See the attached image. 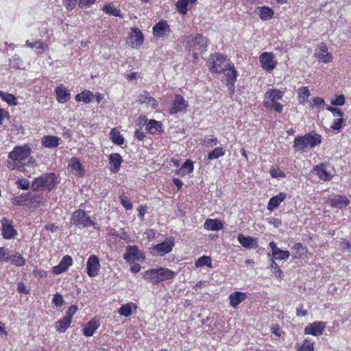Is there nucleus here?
<instances>
[{"instance_id":"1","label":"nucleus","mask_w":351,"mask_h":351,"mask_svg":"<svg viewBox=\"0 0 351 351\" xmlns=\"http://www.w3.org/2000/svg\"><path fill=\"white\" fill-rule=\"evenodd\" d=\"M30 155V148L27 145L16 146L8 154L9 160L7 161L8 169H17L21 171L25 170V166Z\"/></svg>"},{"instance_id":"2","label":"nucleus","mask_w":351,"mask_h":351,"mask_svg":"<svg viewBox=\"0 0 351 351\" xmlns=\"http://www.w3.org/2000/svg\"><path fill=\"white\" fill-rule=\"evenodd\" d=\"M322 142V136L314 132H309L304 136H298L295 138L293 147L298 151L304 152L308 146L311 148L315 147Z\"/></svg>"},{"instance_id":"3","label":"nucleus","mask_w":351,"mask_h":351,"mask_svg":"<svg viewBox=\"0 0 351 351\" xmlns=\"http://www.w3.org/2000/svg\"><path fill=\"white\" fill-rule=\"evenodd\" d=\"M186 47L189 51L203 53L207 49V39L200 34H196L194 37H189L186 41Z\"/></svg>"},{"instance_id":"4","label":"nucleus","mask_w":351,"mask_h":351,"mask_svg":"<svg viewBox=\"0 0 351 351\" xmlns=\"http://www.w3.org/2000/svg\"><path fill=\"white\" fill-rule=\"evenodd\" d=\"M56 175L54 173H45L34 179L32 184L34 191H38L43 188L51 189L55 184Z\"/></svg>"},{"instance_id":"5","label":"nucleus","mask_w":351,"mask_h":351,"mask_svg":"<svg viewBox=\"0 0 351 351\" xmlns=\"http://www.w3.org/2000/svg\"><path fill=\"white\" fill-rule=\"evenodd\" d=\"M71 223L80 228L90 227L94 225L93 221L84 210H75L71 217Z\"/></svg>"},{"instance_id":"6","label":"nucleus","mask_w":351,"mask_h":351,"mask_svg":"<svg viewBox=\"0 0 351 351\" xmlns=\"http://www.w3.org/2000/svg\"><path fill=\"white\" fill-rule=\"evenodd\" d=\"M226 61V57L222 54H212L209 58V62L211 64L209 69L212 73H221L224 70L228 65L222 66Z\"/></svg>"},{"instance_id":"7","label":"nucleus","mask_w":351,"mask_h":351,"mask_svg":"<svg viewBox=\"0 0 351 351\" xmlns=\"http://www.w3.org/2000/svg\"><path fill=\"white\" fill-rule=\"evenodd\" d=\"M274 56L271 52H264L260 56V63L261 67L267 71H271L276 66L277 62L274 60Z\"/></svg>"},{"instance_id":"8","label":"nucleus","mask_w":351,"mask_h":351,"mask_svg":"<svg viewBox=\"0 0 351 351\" xmlns=\"http://www.w3.org/2000/svg\"><path fill=\"white\" fill-rule=\"evenodd\" d=\"M188 106V102L184 98L180 95H177L173 101V106L169 110V113L173 114L178 112H184L186 111Z\"/></svg>"},{"instance_id":"9","label":"nucleus","mask_w":351,"mask_h":351,"mask_svg":"<svg viewBox=\"0 0 351 351\" xmlns=\"http://www.w3.org/2000/svg\"><path fill=\"white\" fill-rule=\"evenodd\" d=\"M123 258L127 262L134 261H142L144 260L145 256L136 246L130 245L126 249V252L123 255Z\"/></svg>"},{"instance_id":"10","label":"nucleus","mask_w":351,"mask_h":351,"mask_svg":"<svg viewBox=\"0 0 351 351\" xmlns=\"http://www.w3.org/2000/svg\"><path fill=\"white\" fill-rule=\"evenodd\" d=\"M315 56L324 63L330 62L332 60V53L328 52V47L323 43H320L315 49Z\"/></svg>"},{"instance_id":"11","label":"nucleus","mask_w":351,"mask_h":351,"mask_svg":"<svg viewBox=\"0 0 351 351\" xmlns=\"http://www.w3.org/2000/svg\"><path fill=\"white\" fill-rule=\"evenodd\" d=\"M169 25L165 21H160L153 27V34L158 38H166L170 34Z\"/></svg>"},{"instance_id":"12","label":"nucleus","mask_w":351,"mask_h":351,"mask_svg":"<svg viewBox=\"0 0 351 351\" xmlns=\"http://www.w3.org/2000/svg\"><path fill=\"white\" fill-rule=\"evenodd\" d=\"M87 274L90 277H95L98 274L100 263L99 258L95 255H91L86 263Z\"/></svg>"},{"instance_id":"13","label":"nucleus","mask_w":351,"mask_h":351,"mask_svg":"<svg viewBox=\"0 0 351 351\" xmlns=\"http://www.w3.org/2000/svg\"><path fill=\"white\" fill-rule=\"evenodd\" d=\"M285 92L279 89H269L265 93V99L263 101L264 106H267V103H276L279 99H281L284 95Z\"/></svg>"},{"instance_id":"14","label":"nucleus","mask_w":351,"mask_h":351,"mask_svg":"<svg viewBox=\"0 0 351 351\" xmlns=\"http://www.w3.org/2000/svg\"><path fill=\"white\" fill-rule=\"evenodd\" d=\"M173 239L169 238L164 242L158 243L153 247V250L158 252L160 256H164L169 253L174 246Z\"/></svg>"},{"instance_id":"15","label":"nucleus","mask_w":351,"mask_h":351,"mask_svg":"<svg viewBox=\"0 0 351 351\" xmlns=\"http://www.w3.org/2000/svg\"><path fill=\"white\" fill-rule=\"evenodd\" d=\"M326 324L323 322H315L311 324L306 326L304 328L306 335H312L313 336H319L323 333Z\"/></svg>"},{"instance_id":"16","label":"nucleus","mask_w":351,"mask_h":351,"mask_svg":"<svg viewBox=\"0 0 351 351\" xmlns=\"http://www.w3.org/2000/svg\"><path fill=\"white\" fill-rule=\"evenodd\" d=\"M2 223V235L5 239H10L13 238L17 232L13 227L12 222L7 218L3 217L1 220Z\"/></svg>"},{"instance_id":"17","label":"nucleus","mask_w":351,"mask_h":351,"mask_svg":"<svg viewBox=\"0 0 351 351\" xmlns=\"http://www.w3.org/2000/svg\"><path fill=\"white\" fill-rule=\"evenodd\" d=\"M238 241L245 248L256 249L258 247V239L250 236L239 234L237 237Z\"/></svg>"},{"instance_id":"18","label":"nucleus","mask_w":351,"mask_h":351,"mask_svg":"<svg viewBox=\"0 0 351 351\" xmlns=\"http://www.w3.org/2000/svg\"><path fill=\"white\" fill-rule=\"evenodd\" d=\"M73 263L71 257L69 255L64 256L60 263L52 268L54 274L58 275L65 271Z\"/></svg>"},{"instance_id":"19","label":"nucleus","mask_w":351,"mask_h":351,"mask_svg":"<svg viewBox=\"0 0 351 351\" xmlns=\"http://www.w3.org/2000/svg\"><path fill=\"white\" fill-rule=\"evenodd\" d=\"M328 164L322 163L315 166L313 170L321 180L328 181L332 178L333 176L328 171Z\"/></svg>"},{"instance_id":"20","label":"nucleus","mask_w":351,"mask_h":351,"mask_svg":"<svg viewBox=\"0 0 351 351\" xmlns=\"http://www.w3.org/2000/svg\"><path fill=\"white\" fill-rule=\"evenodd\" d=\"M228 68H225L222 70L223 73V81L226 82V84L234 83L237 77V72L234 65L228 64Z\"/></svg>"},{"instance_id":"21","label":"nucleus","mask_w":351,"mask_h":351,"mask_svg":"<svg viewBox=\"0 0 351 351\" xmlns=\"http://www.w3.org/2000/svg\"><path fill=\"white\" fill-rule=\"evenodd\" d=\"M109 161L110 164V171L117 173L120 170L121 165L123 162L121 156L117 153L111 154L109 156Z\"/></svg>"},{"instance_id":"22","label":"nucleus","mask_w":351,"mask_h":351,"mask_svg":"<svg viewBox=\"0 0 351 351\" xmlns=\"http://www.w3.org/2000/svg\"><path fill=\"white\" fill-rule=\"evenodd\" d=\"M246 298V293L240 291H235L229 295L230 304L231 306L236 308L238 305Z\"/></svg>"},{"instance_id":"23","label":"nucleus","mask_w":351,"mask_h":351,"mask_svg":"<svg viewBox=\"0 0 351 351\" xmlns=\"http://www.w3.org/2000/svg\"><path fill=\"white\" fill-rule=\"evenodd\" d=\"M99 327V324L95 319L90 320L83 328V334L86 337H91Z\"/></svg>"},{"instance_id":"24","label":"nucleus","mask_w":351,"mask_h":351,"mask_svg":"<svg viewBox=\"0 0 351 351\" xmlns=\"http://www.w3.org/2000/svg\"><path fill=\"white\" fill-rule=\"evenodd\" d=\"M286 198V194L284 193H280L278 195L272 197L267 204V209L269 210H274L275 208L279 206L280 203L283 202Z\"/></svg>"},{"instance_id":"25","label":"nucleus","mask_w":351,"mask_h":351,"mask_svg":"<svg viewBox=\"0 0 351 351\" xmlns=\"http://www.w3.org/2000/svg\"><path fill=\"white\" fill-rule=\"evenodd\" d=\"M131 40L133 47L141 46L143 42V35L138 28H132L131 32Z\"/></svg>"},{"instance_id":"26","label":"nucleus","mask_w":351,"mask_h":351,"mask_svg":"<svg viewBox=\"0 0 351 351\" xmlns=\"http://www.w3.org/2000/svg\"><path fill=\"white\" fill-rule=\"evenodd\" d=\"M138 101L140 104H146L151 106L153 108H156L158 106L157 101L149 95V93L144 91L138 97Z\"/></svg>"},{"instance_id":"27","label":"nucleus","mask_w":351,"mask_h":351,"mask_svg":"<svg viewBox=\"0 0 351 351\" xmlns=\"http://www.w3.org/2000/svg\"><path fill=\"white\" fill-rule=\"evenodd\" d=\"M60 138L55 136H45L43 137L42 145L47 148H55L59 145Z\"/></svg>"},{"instance_id":"28","label":"nucleus","mask_w":351,"mask_h":351,"mask_svg":"<svg viewBox=\"0 0 351 351\" xmlns=\"http://www.w3.org/2000/svg\"><path fill=\"white\" fill-rule=\"evenodd\" d=\"M57 99L60 103H65L70 99V93L63 86H60L56 89Z\"/></svg>"},{"instance_id":"29","label":"nucleus","mask_w":351,"mask_h":351,"mask_svg":"<svg viewBox=\"0 0 351 351\" xmlns=\"http://www.w3.org/2000/svg\"><path fill=\"white\" fill-rule=\"evenodd\" d=\"M204 227L208 230L217 231L223 228V223L218 219H207L204 223Z\"/></svg>"},{"instance_id":"30","label":"nucleus","mask_w":351,"mask_h":351,"mask_svg":"<svg viewBox=\"0 0 351 351\" xmlns=\"http://www.w3.org/2000/svg\"><path fill=\"white\" fill-rule=\"evenodd\" d=\"M158 270V276L159 282L163 281L165 280L172 279L176 274L174 271L164 267H160L157 269Z\"/></svg>"},{"instance_id":"31","label":"nucleus","mask_w":351,"mask_h":351,"mask_svg":"<svg viewBox=\"0 0 351 351\" xmlns=\"http://www.w3.org/2000/svg\"><path fill=\"white\" fill-rule=\"evenodd\" d=\"M350 202L346 196L335 197L330 199L332 207L341 208L349 204Z\"/></svg>"},{"instance_id":"32","label":"nucleus","mask_w":351,"mask_h":351,"mask_svg":"<svg viewBox=\"0 0 351 351\" xmlns=\"http://www.w3.org/2000/svg\"><path fill=\"white\" fill-rule=\"evenodd\" d=\"M143 277L145 280L153 284H157L159 282L157 269H152L145 271L143 274Z\"/></svg>"},{"instance_id":"33","label":"nucleus","mask_w":351,"mask_h":351,"mask_svg":"<svg viewBox=\"0 0 351 351\" xmlns=\"http://www.w3.org/2000/svg\"><path fill=\"white\" fill-rule=\"evenodd\" d=\"M193 171V164L190 160H187L182 165V167L177 171L176 173L180 176H185Z\"/></svg>"},{"instance_id":"34","label":"nucleus","mask_w":351,"mask_h":351,"mask_svg":"<svg viewBox=\"0 0 351 351\" xmlns=\"http://www.w3.org/2000/svg\"><path fill=\"white\" fill-rule=\"evenodd\" d=\"M71 323V318L69 316H64L56 323V328L59 332H64L69 327Z\"/></svg>"},{"instance_id":"35","label":"nucleus","mask_w":351,"mask_h":351,"mask_svg":"<svg viewBox=\"0 0 351 351\" xmlns=\"http://www.w3.org/2000/svg\"><path fill=\"white\" fill-rule=\"evenodd\" d=\"M162 126L160 121L152 119L147 123L146 129L151 134H156L162 132Z\"/></svg>"},{"instance_id":"36","label":"nucleus","mask_w":351,"mask_h":351,"mask_svg":"<svg viewBox=\"0 0 351 351\" xmlns=\"http://www.w3.org/2000/svg\"><path fill=\"white\" fill-rule=\"evenodd\" d=\"M298 101L301 104H305L311 95L310 90L306 86L299 88L298 90Z\"/></svg>"},{"instance_id":"37","label":"nucleus","mask_w":351,"mask_h":351,"mask_svg":"<svg viewBox=\"0 0 351 351\" xmlns=\"http://www.w3.org/2000/svg\"><path fill=\"white\" fill-rule=\"evenodd\" d=\"M110 140L117 145H121L124 143V138L117 129L113 128L110 132Z\"/></svg>"},{"instance_id":"38","label":"nucleus","mask_w":351,"mask_h":351,"mask_svg":"<svg viewBox=\"0 0 351 351\" xmlns=\"http://www.w3.org/2000/svg\"><path fill=\"white\" fill-rule=\"evenodd\" d=\"M102 10L107 14L118 16L119 18H123V15L121 14V12L119 9L115 8L112 3H109L106 5Z\"/></svg>"},{"instance_id":"39","label":"nucleus","mask_w":351,"mask_h":351,"mask_svg":"<svg viewBox=\"0 0 351 351\" xmlns=\"http://www.w3.org/2000/svg\"><path fill=\"white\" fill-rule=\"evenodd\" d=\"M93 94L90 90H84L76 95L77 101H83L85 104H89L92 101Z\"/></svg>"},{"instance_id":"40","label":"nucleus","mask_w":351,"mask_h":351,"mask_svg":"<svg viewBox=\"0 0 351 351\" xmlns=\"http://www.w3.org/2000/svg\"><path fill=\"white\" fill-rule=\"evenodd\" d=\"M260 8V17L263 21H267L271 19L274 16V11L271 8L267 6H263Z\"/></svg>"},{"instance_id":"41","label":"nucleus","mask_w":351,"mask_h":351,"mask_svg":"<svg viewBox=\"0 0 351 351\" xmlns=\"http://www.w3.org/2000/svg\"><path fill=\"white\" fill-rule=\"evenodd\" d=\"M225 150L221 147L215 148L208 154L207 158L208 160H215L225 155Z\"/></svg>"},{"instance_id":"42","label":"nucleus","mask_w":351,"mask_h":351,"mask_svg":"<svg viewBox=\"0 0 351 351\" xmlns=\"http://www.w3.org/2000/svg\"><path fill=\"white\" fill-rule=\"evenodd\" d=\"M0 97L10 106L17 105L16 98L12 94L5 93L0 90Z\"/></svg>"},{"instance_id":"43","label":"nucleus","mask_w":351,"mask_h":351,"mask_svg":"<svg viewBox=\"0 0 351 351\" xmlns=\"http://www.w3.org/2000/svg\"><path fill=\"white\" fill-rule=\"evenodd\" d=\"M297 351H313L314 350V342L308 339L304 341L301 346L297 343Z\"/></svg>"},{"instance_id":"44","label":"nucleus","mask_w":351,"mask_h":351,"mask_svg":"<svg viewBox=\"0 0 351 351\" xmlns=\"http://www.w3.org/2000/svg\"><path fill=\"white\" fill-rule=\"evenodd\" d=\"M195 265L196 267H200L205 265L208 266V267H212V261L210 257L207 256H202L195 261Z\"/></svg>"},{"instance_id":"45","label":"nucleus","mask_w":351,"mask_h":351,"mask_svg":"<svg viewBox=\"0 0 351 351\" xmlns=\"http://www.w3.org/2000/svg\"><path fill=\"white\" fill-rule=\"evenodd\" d=\"M25 46L29 48L36 47L37 49H39L42 51H44L47 47V46L45 45L40 40H36L34 42L27 40L25 42Z\"/></svg>"},{"instance_id":"46","label":"nucleus","mask_w":351,"mask_h":351,"mask_svg":"<svg viewBox=\"0 0 351 351\" xmlns=\"http://www.w3.org/2000/svg\"><path fill=\"white\" fill-rule=\"evenodd\" d=\"M69 166L71 169L75 171L78 174H82V165L80 160L77 158H72L69 163Z\"/></svg>"},{"instance_id":"47","label":"nucleus","mask_w":351,"mask_h":351,"mask_svg":"<svg viewBox=\"0 0 351 351\" xmlns=\"http://www.w3.org/2000/svg\"><path fill=\"white\" fill-rule=\"evenodd\" d=\"M133 305L132 303L130 304H126L122 305L120 308L119 309V313L125 317H129L132 315V306Z\"/></svg>"},{"instance_id":"48","label":"nucleus","mask_w":351,"mask_h":351,"mask_svg":"<svg viewBox=\"0 0 351 351\" xmlns=\"http://www.w3.org/2000/svg\"><path fill=\"white\" fill-rule=\"evenodd\" d=\"M270 267H271L273 273L275 274L276 278H280L283 276L282 271L280 269L279 266L274 259L271 261Z\"/></svg>"},{"instance_id":"49","label":"nucleus","mask_w":351,"mask_h":351,"mask_svg":"<svg viewBox=\"0 0 351 351\" xmlns=\"http://www.w3.org/2000/svg\"><path fill=\"white\" fill-rule=\"evenodd\" d=\"M189 2V0H178L177 1L176 5L179 10V12L182 14H186L187 12V5Z\"/></svg>"},{"instance_id":"50","label":"nucleus","mask_w":351,"mask_h":351,"mask_svg":"<svg viewBox=\"0 0 351 351\" xmlns=\"http://www.w3.org/2000/svg\"><path fill=\"white\" fill-rule=\"evenodd\" d=\"M272 256L276 260H286L289 258L290 252L289 251L280 250L276 254V255H272Z\"/></svg>"},{"instance_id":"51","label":"nucleus","mask_w":351,"mask_h":351,"mask_svg":"<svg viewBox=\"0 0 351 351\" xmlns=\"http://www.w3.org/2000/svg\"><path fill=\"white\" fill-rule=\"evenodd\" d=\"M265 108L269 110H274V111H276L278 113L282 112V109H283L282 105L278 102H276L274 104L267 102V106H265Z\"/></svg>"},{"instance_id":"52","label":"nucleus","mask_w":351,"mask_h":351,"mask_svg":"<svg viewBox=\"0 0 351 351\" xmlns=\"http://www.w3.org/2000/svg\"><path fill=\"white\" fill-rule=\"evenodd\" d=\"M10 260V255L8 249L0 247V262H8Z\"/></svg>"},{"instance_id":"53","label":"nucleus","mask_w":351,"mask_h":351,"mask_svg":"<svg viewBox=\"0 0 351 351\" xmlns=\"http://www.w3.org/2000/svg\"><path fill=\"white\" fill-rule=\"evenodd\" d=\"M52 302L58 307L62 306L64 304V300L62 295L60 293H56L53 295Z\"/></svg>"},{"instance_id":"54","label":"nucleus","mask_w":351,"mask_h":351,"mask_svg":"<svg viewBox=\"0 0 351 351\" xmlns=\"http://www.w3.org/2000/svg\"><path fill=\"white\" fill-rule=\"evenodd\" d=\"M27 201L26 196L24 195H20L15 197L12 199V204L16 206H22L25 204V202Z\"/></svg>"},{"instance_id":"55","label":"nucleus","mask_w":351,"mask_h":351,"mask_svg":"<svg viewBox=\"0 0 351 351\" xmlns=\"http://www.w3.org/2000/svg\"><path fill=\"white\" fill-rule=\"evenodd\" d=\"M120 201L123 206L126 210H131L132 208V203L128 200V197L125 195L120 196Z\"/></svg>"},{"instance_id":"56","label":"nucleus","mask_w":351,"mask_h":351,"mask_svg":"<svg viewBox=\"0 0 351 351\" xmlns=\"http://www.w3.org/2000/svg\"><path fill=\"white\" fill-rule=\"evenodd\" d=\"M16 184L21 189L27 190L29 188V182L26 179L18 180Z\"/></svg>"},{"instance_id":"57","label":"nucleus","mask_w":351,"mask_h":351,"mask_svg":"<svg viewBox=\"0 0 351 351\" xmlns=\"http://www.w3.org/2000/svg\"><path fill=\"white\" fill-rule=\"evenodd\" d=\"M333 106H343L345 104V97L343 95L336 97L335 99L331 101Z\"/></svg>"},{"instance_id":"58","label":"nucleus","mask_w":351,"mask_h":351,"mask_svg":"<svg viewBox=\"0 0 351 351\" xmlns=\"http://www.w3.org/2000/svg\"><path fill=\"white\" fill-rule=\"evenodd\" d=\"M343 122L342 118L335 119H334L331 128L334 130H338L341 128V124Z\"/></svg>"},{"instance_id":"59","label":"nucleus","mask_w":351,"mask_h":351,"mask_svg":"<svg viewBox=\"0 0 351 351\" xmlns=\"http://www.w3.org/2000/svg\"><path fill=\"white\" fill-rule=\"evenodd\" d=\"M270 174L272 178H282L285 177V173L280 169H273L270 171Z\"/></svg>"},{"instance_id":"60","label":"nucleus","mask_w":351,"mask_h":351,"mask_svg":"<svg viewBox=\"0 0 351 351\" xmlns=\"http://www.w3.org/2000/svg\"><path fill=\"white\" fill-rule=\"evenodd\" d=\"M219 140L217 138L205 139V145L206 147H213L217 145Z\"/></svg>"},{"instance_id":"61","label":"nucleus","mask_w":351,"mask_h":351,"mask_svg":"<svg viewBox=\"0 0 351 351\" xmlns=\"http://www.w3.org/2000/svg\"><path fill=\"white\" fill-rule=\"evenodd\" d=\"M12 262L16 266H23L25 263V260L19 255L18 256H14V258L12 259Z\"/></svg>"},{"instance_id":"62","label":"nucleus","mask_w":351,"mask_h":351,"mask_svg":"<svg viewBox=\"0 0 351 351\" xmlns=\"http://www.w3.org/2000/svg\"><path fill=\"white\" fill-rule=\"evenodd\" d=\"M326 109L331 112L335 117H341L343 116V112L339 108L329 106Z\"/></svg>"},{"instance_id":"63","label":"nucleus","mask_w":351,"mask_h":351,"mask_svg":"<svg viewBox=\"0 0 351 351\" xmlns=\"http://www.w3.org/2000/svg\"><path fill=\"white\" fill-rule=\"evenodd\" d=\"M77 307L75 305H71L69 307L66 311V315L65 316H69L72 319L73 315L77 312Z\"/></svg>"},{"instance_id":"64","label":"nucleus","mask_w":351,"mask_h":351,"mask_svg":"<svg viewBox=\"0 0 351 351\" xmlns=\"http://www.w3.org/2000/svg\"><path fill=\"white\" fill-rule=\"evenodd\" d=\"M64 5L68 10H73L76 5V1L71 0H64Z\"/></svg>"}]
</instances>
